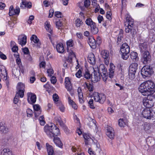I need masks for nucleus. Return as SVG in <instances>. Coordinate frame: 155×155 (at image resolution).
<instances>
[{
  "instance_id": "1",
  "label": "nucleus",
  "mask_w": 155,
  "mask_h": 155,
  "mask_svg": "<svg viewBox=\"0 0 155 155\" xmlns=\"http://www.w3.org/2000/svg\"><path fill=\"white\" fill-rule=\"evenodd\" d=\"M138 90L142 95L147 96L143 100V105L149 109L153 106L155 102V96L152 94L155 91L154 84L149 81L144 82L140 85Z\"/></svg>"
},
{
  "instance_id": "2",
  "label": "nucleus",
  "mask_w": 155,
  "mask_h": 155,
  "mask_svg": "<svg viewBox=\"0 0 155 155\" xmlns=\"http://www.w3.org/2000/svg\"><path fill=\"white\" fill-rule=\"evenodd\" d=\"M44 130L47 136L51 138H54L55 143L60 147H61L63 144L60 139L57 136L60 134V130L54 124L46 125L44 127Z\"/></svg>"
},
{
  "instance_id": "3",
  "label": "nucleus",
  "mask_w": 155,
  "mask_h": 155,
  "mask_svg": "<svg viewBox=\"0 0 155 155\" xmlns=\"http://www.w3.org/2000/svg\"><path fill=\"white\" fill-rule=\"evenodd\" d=\"M98 72L94 71L93 73V76L91 78V81L95 82L99 81L101 77H102L104 81H106L108 77V74L107 68L104 64H101L99 67Z\"/></svg>"
},
{
  "instance_id": "4",
  "label": "nucleus",
  "mask_w": 155,
  "mask_h": 155,
  "mask_svg": "<svg viewBox=\"0 0 155 155\" xmlns=\"http://www.w3.org/2000/svg\"><path fill=\"white\" fill-rule=\"evenodd\" d=\"M126 21L124 23L125 32L127 33H130L133 37L137 33L136 26L134 25L133 19L129 15H126Z\"/></svg>"
},
{
  "instance_id": "5",
  "label": "nucleus",
  "mask_w": 155,
  "mask_h": 155,
  "mask_svg": "<svg viewBox=\"0 0 155 155\" xmlns=\"http://www.w3.org/2000/svg\"><path fill=\"white\" fill-rule=\"evenodd\" d=\"M141 73L143 77H147L155 74V64L144 66L141 70Z\"/></svg>"
},
{
  "instance_id": "6",
  "label": "nucleus",
  "mask_w": 155,
  "mask_h": 155,
  "mask_svg": "<svg viewBox=\"0 0 155 155\" xmlns=\"http://www.w3.org/2000/svg\"><path fill=\"white\" fill-rule=\"evenodd\" d=\"M120 51L122 58L124 60H127L129 56L130 48L127 43H124L121 45Z\"/></svg>"
},
{
  "instance_id": "7",
  "label": "nucleus",
  "mask_w": 155,
  "mask_h": 155,
  "mask_svg": "<svg viewBox=\"0 0 155 155\" xmlns=\"http://www.w3.org/2000/svg\"><path fill=\"white\" fill-rule=\"evenodd\" d=\"M45 25L46 30L48 32L50 33V34H48V35L50 41L52 43V41L54 40V38H56L57 36L53 33V32L51 28V26L49 22L47 21L45 22Z\"/></svg>"
},
{
  "instance_id": "8",
  "label": "nucleus",
  "mask_w": 155,
  "mask_h": 155,
  "mask_svg": "<svg viewBox=\"0 0 155 155\" xmlns=\"http://www.w3.org/2000/svg\"><path fill=\"white\" fill-rule=\"evenodd\" d=\"M142 114L144 118L147 119L155 118V116L153 114V112L149 108L144 109L142 111Z\"/></svg>"
},
{
  "instance_id": "9",
  "label": "nucleus",
  "mask_w": 155,
  "mask_h": 155,
  "mask_svg": "<svg viewBox=\"0 0 155 155\" xmlns=\"http://www.w3.org/2000/svg\"><path fill=\"white\" fill-rule=\"evenodd\" d=\"M138 64L137 63H134L131 64L129 67V75L131 77L132 79L135 77V74L137 69Z\"/></svg>"
},
{
  "instance_id": "10",
  "label": "nucleus",
  "mask_w": 155,
  "mask_h": 155,
  "mask_svg": "<svg viewBox=\"0 0 155 155\" xmlns=\"http://www.w3.org/2000/svg\"><path fill=\"white\" fill-rule=\"evenodd\" d=\"M151 60V55L149 51H147L143 52L141 58L142 62L144 64H147L150 62Z\"/></svg>"
},
{
  "instance_id": "11",
  "label": "nucleus",
  "mask_w": 155,
  "mask_h": 155,
  "mask_svg": "<svg viewBox=\"0 0 155 155\" xmlns=\"http://www.w3.org/2000/svg\"><path fill=\"white\" fill-rule=\"evenodd\" d=\"M25 88V86L24 84L21 82H19L18 83L17 87L18 92L16 93L21 94V97H23Z\"/></svg>"
},
{
  "instance_id": "12",
  "label": "nucleus",
  "mask_w": 155,
  "mask_h": 155,
  "mask_svg": "<svg viewBox=\"0 0 155 155\" xmlns=\"http://www.w3.org/2000/svg\"><path fill=\"white\" fill-rule=\"evenodd\" d=\"M27 100L29 103L32 104L35 103L36 101V96L35 94L31 93H27Z\"/></svg>"
},
{
  "instance_id": "13",
  "label": "nucleus",
  "mask_w": 155,
  "mask_h": 155,
  "mask_svg": "<svg viewBox=\"0 0 155 155\" xmlns=\"http://www.w3.org/2000/svg\"><path fill=\"white\" fill-rule=\"evenodd\" d=\"M20 12V9L18 7H16L15 9L13 6L11 5L9 9V15L10 16H12L15 15H18Z\"/></svg>"
},
{
  "instance_id": "14",
  "label": "nucleus",
  "mask_w": 155,
  "mask_h": 155,
  "mask_svg": "<svg viewBox=\"0 0 155 155\" xmlns=\"http://www.w3.org/2000/svg\"><path fill=\"white\" fill-rule=\"evenodd\" d=\"M106 135L110 139H113L115 137L114 131L112 127H107Z\"/></svg>"
},
{
  "instance_id": "15",
  "label": "nucleus",
  "mask_w": 155,
  "mask_h": 155,
  "mask_svg": "<svg viewBox=\"0 0 155 155\" xmlns=\"http://www.w3.org/2000/svg\"><path fill=\"white\" fill-rule=\"evenodd\" d=\"M65 85L68 91H71L72 89V86L70 79L68 77H66L65 79Z\"/></svg>"
},
{
  "instance_id": "16",
  "label": "nucleus",
  "mask_w": 155,
  "mask_h": 155,
  "mask_svg": "<svg viewBox=\"0 0 155 155\" xmlns=\"http://www.w3.org/2000/svg\"><path fill=\"white\" fill-rule=\"evenodd\" d=\"M88 43L92 48L94 49L96 48V42L93 37H91L89 38Z\"/></svg>"
},
{
  "instance_id": "17",
  "label": "nucleus",
  "mask_w": 155,
  "mask_h": 155,
  "mask_svg": "<svg viewBox=\"0 0 155 155\" xmlns=\"http://www.w3.org/2000/svg\"><path fill=\"white\" fill-rule=\"evenodd\" d=\"M77 91L79 102L81 104L83 103L84 102V101L83 100V96L81 88L80 87H78L77 90Z\"/></svg>"
},
{
  "instance_id": "18",
  "label": "nucleus",
  "mask_w": 155,
  "mask_h": 155,
  "mask_svg": "<svg viewBox=\"0 0 155 155\" xmlns=\"http://www.w3.org/2000/svg\"><path fill=\"white\" fill-rule=\"evenodd\" d=\"M31 40L35 43L37 44V46L39 48L40 47L41 42L39 41V39L36 35H32L31 38Z\"/></svg>"
},
{
  "instance_id": "19",
  "label": "nucleus",
  "mask_w": 155,
  "mask_h": 155,
  "mask_svg": "<svg viewBox=\"0 0 155 155\" xmlns=\"http://www.w3.org/2000/svg\"><path fill=\"white\" fill-rule=\"evenodd\" d=\"M88 61L92 65H94L95 63V56L93 53H91L88 56Z\"/></svg>"
},
{
  "instance_id": "20",
  "label": "nucleus",
  "mask_w": 155,
  "mask_h": 155,
  "mask_svg": "<svg viewBox=\"0 0 155 155\" xmlns=\"http://www.w3.org/2000/svg\"><path fill=\"white\" fill-rule=\"evenodd\" d=\"M46 146L48 155H54V154L52 146L47 143L46 144Z\"/></svg>"
},
{
  "instance_id": "21",
  "label": "nucleus",
  "mask_w": 155,
  "mask_h": 155,
  "mask_svg": "<svg viewBox=\"0 0 155 155\" xmlns=\"http://www.w3.org/2000/svg\"><path fill=\"white\" fill-rule=\"evenodd\" d=\"M56 50L58 53H63L64 51V46L61 43H59L57 45Z\"/></svg>"
},
{
  "instance_id": "22",
  "label": "nucleus",
  "mask_w": 155,
  "mask_h": 155,
  "mask_svg": "<svg viewBox=\"0 0 155 155\" xmlns=\"http://www.w3.org/2000/svg\"><path fill=\"white\" fill-rule=\"evenodd\" d=\"M7 73L6 70L4 68L2 69H0V77L2 78L3 77L4 80L6 81L7 79Z\"/></svg>"
},
{
  "instance_id": "23",
  "label": "nucleus",
  "mask_w": 155,
  "mask_h": 155,
  "mask_svg": "<svg viewBox=\"0 0 155 155\" xmlns=\"http://www.w3.org/2000/svg\"><path fill=\"white\" fill-rule=\"evenodd\" d=\"M130 57L134 61H137L138 60L137 54L136 52H132L130 53Z\"/></svg>"
},
{
  "instance_id": "24",
  "label": "nucleus",
  "mask_w": 155,
  "mask_h": 155,
  "mask_svg": "<svg viewBox=\"0 0 155 155\" xmlns=\"http://www.w3.org/2000/svg\"><path fill=\"white\" fill-rule=\"evenodd\" d=\"M101 54L102 58L105 60H107L109 59V53L107 50H104L102 51Z\"/></svg>"
},
{
  "instance_id": "25",
  "label": "nucleus",
  "mask_w": 155,
  "mask_h": 155,
  "mask_svg": "<svg viewBox=\"0 0 155 155\" xmlns=\"http://www.w3.org/2000/svg\"><path fill=\"white\" fill-rule=\"evenodd\" d=\"M139 48L140 51L141 52L146 51L147 48V45L146 42H144L142 43H140L139 45Z\"/></svg>"
},
{
  "instance_id": "26",
  "label": "nucleus",
  "mask_w": 155,
  "mask_h": 155,
  "mask_svg": "<svg viewBox=\"0 0 155 155\" xmlns=\"http://www.w3.org/2000/svg\"><path fill=\"white\" fill-rule=\"evenodd\" d=\"M18 43L22 46L25 45L27 42V37L25 35L21 39H18Z\"/></svg>"
},
{
  "instance_id": "27",
  "label": "nucleus",
  "mask_w": 155,
  "mask_h": 155,
  "mask_svg": "<svg viewBox=\"0 0 155 155\" xmlns=\"http://www.w3.org/2000/svg\"><path fill=\"white\" fill-rule=\"evenodd\" d=\"M85 23L87 25L90 26L91 27L96 24L93 21L91 18H89L86 19L85 21Z\"/></svg>"
},
{
  "instance_id": "28",
  "label": "nucleus",
  "mask_w": 155,
  "mask_h": 155,
  "mask_svg": "<svg viewBox=\"0 0 155 155\" xmlns=\"http://www.w3.org/2000/svg\"><path fill=\"white\" fill-rule=\"evenodd\" d=\"M2 155H12V153L9 149L5 148L2 152Z\"/></svg>"
},
{
  "instance_id": "29",
  "label": "nucleus",
  "mask_w": 155,
  "mask_h": 155,
  "mask_svg": "<svg viewBox=\"0 0 155 155\" xmlns=\"http://www.w3.org/2000/svg\"><path fill=\"white\" fill-rule=\"evenodd\" d=\"M55 121H57V123L59 124L61 127L63 126L64 124L62 121L61 120V118L60 116H58L55 117Z\"/></svg>"
},
{
  "instance_id": "30",
  "label": "nucleus",
  "mask_w": 155,
  "mask_h": 155,
  "mask_svg": "<svg viewBox=\"0 0 155 155\" xmlns=\"http://www.w3.org/2000/svg\"><path fill=\"white\" fill-rule=\"evenodd\" d=\"M91 33L94 34H95L97 33L98 31V29L96 26V24L93 25L91 27Z\"/></svg>"
},
{
  "instance_id": "31",
  "label": "nucleus",
  "mask_w": 155,
  "mask_h": 155,
  "mask_svg": "<svg viewBox=\"0 0 155 155\" xmlns=\"http://www.w3.org/2000/svg\"><path fill=\"white\" fill-rule=\"evenodd\" d=\"M99 101L98 102L101 104H103L105 101L106 100V97L104 94H100V97L99 98Z\"/></svg>"
},
{
  "instance_id": "32",
  "label": "nucleus",
  "mask_w": 155,
  "mask_h": 155,
  "mask_svg": "<svg viewBox=\"0 0 155 155\" xmlns=\"http://www.w3.org/2000/svg\"><path fill=\"white\" fill-rule=\"evenodd\" d=\"M12 74L15 76L17 77L20 75V71L15 68H13L12 70Z\"/></svg>"
},
{
  "instance_id": "33",
  "label": "nucleus",
  "mask_w": 155,
  "mask_h": 155,
  "mask_svg": "<svg viewBox=\"0 0 155 155\" xmlns=\"http://www.w3.org/2000/svg\"><path fill=\"white\" fill-rule=\"evenodd\" d=\"M53 98L55 103L56 105L59 102H61L58 100L59 97L56 94H54L53 95Z\"/></svg>"
},
{
  "instance_id": "34",
  "label": "nucleus",
  "mask_w": 155,
  "mask_h": 155,
  "mask_svg": "<svg viewBox=\"0 0 155 155\" xmlns=\"http://www.w3.org/2000/svg\"><path fill=\"white\" fill-rule=\"evenodd\" d=\"M8 131V129L5 126H0V132L1 133H6Z\"/></svg>"
},
{
  "instance_id": "35",
  "label": "nucleus",
  "mask_w": 155,
  "mask_h": 155,
  "mask_svg": "<svg viewBox=\"0 0 155 155\" xmlns=\"http://www.w3.org/2000/svg\"><path fill=\"white\" fill-rule=\"evenodd\" d=\"M67 45V50L68 51L69 50V48L72 47L74 45L73 41L71 39L69 40L66 42Z\"/></svg>"
},
{
  "instance_id": "36",
  "label": "nucleus",
  "mask_w": 155,
  "mask_h": 155,
  "mask_svg": "<svg viewBox=\"0 0 155 155\" xmlns=\"http://www.w3.org/2000/svg\"><path fill=\"white\" fill-rule=\"evenodd\" d=\"M56 105L58 107V108L61 111L63 112H64L65 107L62 104L61 102H59V103L58 104Z\"/></svg>"
},
{
  "instance_id": "37",
  "label": "nucleus",
  "mask_w": 155,
  "mask_h": 155,
  "mask_svg": "<svg viewBox=\"0 0 155 155\" xmlns=\"http://www.w3.org/2000/svg\"><path fill=\"white\" fill-rule=\"evenodd\" d=\"M84 77L87 79H89L92 78V75L91 74L89 71H86L84 74Z\"/></svg>"
},
{
  "instance_id": "38",
  "label": "nucleus",
  "mask_w": 155,
  "mask_h": 155,
  "mask_svg": "<svg viewBox=\"0 0 155 155\" xmlns=\"http://www.w3.org/2000/svg\"><path fill=\"white\" fill-rule=\"evenodd\" d=\"M85 84L87 89L90 91H92L93 90V86L91 83H89L88 84V83L85 82Z\"/></svg>"
},
{
  "instance_id": "39",
  "label": "nucleus",
  "mask_w": 155,
  "mask_h": 155,
  "mask_svg": "<svg viewBox=\"0 0 155 155\" xmlns=\"http://www.w3.org/2000/svg\"><path fill=\"white\" fill-rule=\"evenodd\" d=\"M119 126L121 127H124L126 125L123 119H119L118 122Z\"/></svg>"
},
{
  "instance_id": "40",
  "label": "nucleus",
  "mask_w": 155,
  "mask_h": 155,
  "mask_svg": "<svg viewBox=\"0 0 155 155\" xmlns=\"http://www.w3.org/2000/svg\"><path fill=\"white\" fill-rule=\"evenodd\" d=\"M83 23V22L79 18H78L75 21L76 25L77 27H80Z\"/></svg>"
},
{
  "instance_id": "41",
  "label": "nucleus",
  "mask_w": 155,
  "mask_h": 155,
  "mask_svg": "<svg viewBox=\"0 0 155 155\" xmlns=\"http://www.w3.org/2000/svg\"><path fill=\"white\" fill-rule=\"evenodd\" d=\"M88 105L91 108L93 109L95 108V107L94 106L93 100L92 99H91L89 100L88 102Z\"/></svg>"
},
{
  "instance_id": "42",
  "label": "nucleus",
  "mask_w": 155,
  "mask_h": 155,
  "mask_svg": "<svg viewBox=\"0 0 155 155\" xmlns=\"http://www.w3.org/2000/svg\"><path fill=\"white\" fill-rule=\"evenodd\" d=\"M39 120L40 121V123L41 125L43 126L45 125V122L43 116H42L39 117Z\"/></svg>"
},
{
  "instance_id": "43",
  "label": "nucleus",
  "mask_w": 155,
  "mask_h": 155,
  "mask_svg": "<svg viewBox=\"0 0 155 155\" xmlns=\"http://www.w3.org/2000/svg\"><path fill=\"white\" fill-rule=\"evenodd\" d=\"M20 94L16 93L15 97L14 99L13 102L14 103L16 104L18 103V98L19 96L20 97Z\"/></svg>"
},
{
  "instance_id": "44",
  "label": "nucleus",
  "mask_w": 155,
  "mask_h": 155,
  "mask_svg": "<svg viewBox=\"0 0 155 155\" xmlns=\"http://www.w3.org/2000/svg\"><path fill=\"white\" fill-rule=\"evenodd\" d=\"M100 97V94L98 93H95L94 95V99L96 102H98L99 101V98Z\"/></svg>"
},
{
  "instance_id": "45",
  "label": "nucleus",
  "mask_w": 155,
  "mask_h": 155,
  "mask_svg": "<svg viewBox=\"0 0 155 155\" xmlns=\"http://www.w3.org/2000/svg\"><path fill=\"white\" fill-rule=\"evenodd\" d=\"M61 127L63 128L65 132L67 134H68L71 132L70 130L68 129L65 124H64V126Z\"/></svg>"
},
{
  "instance_id": "46",
  "label": "nucleus",
  "mask_w": 155,
  "mask_h": 155,
  "mask_svg": "<svg viewBox=\"0 0 155 155\" xmlns=\"http://www.w3.org/2000/svg\"><path fill=\"white\" fill-rule=\"evenodd\" d=\"M83 137L85 140H87L88 141H93L91 137L86 134H84L83 135Z\"/></svg>"
},
{
  "instance_id": "47",
  "label": "nucleus",
  "mask_w": 155,
  "mask_h": 155,
  "mask_svg": "<svg viewBox=\"0 0 155 155\" xmlns=\"http://www.w3.org/2000/svg\"><path fill=\"white\" fill-rule=\"evenodd\" d=\"M123 38V36L119 35H118L117 41V45H119L122 39Z\"/></svg>"
},
{
  "instance_id": "48",
  "label": "nucleus",
  "mask_w": 155,
  "mask_h": 155,
  "mask_svg": "<svg viewBox=\"0 0 155 155\" xmlns=\"http://www.w3.org/2000/svg\"><path fill=\"white\" fill-rule=\"evenodd\" d=\"M54 15L58 18H61L63 16L61 13L59 12H56L54 13Z\"/></svg>"
},
{
  "instance_id": "49",
  "label": "nucleus",
  "mask_w": 155,
  "mask_h": 155,
  "mask_svg": "<svg viewBox=\"0 0 155 155\" xmlns=\"http://www.w3.org/2000/svg\"><path fill=\"white\" fill-rule=\"evenodd\" d=\"M112 15V14L111 13V12L109 11H108L107 12L106 14V18H107L109 19V20H110L111 19V16Z\"/></svg>"
},
{
  "instance_id": "50",
  "label": "nucleus",
  "mask_w": 155,
  "mask_h": 155,
  "mask_svg": "<svg viewBox=\"0 0 155 155\" xmlns=\"http://www.w3.org/2000/svg\"><path fill=\"white\" fill-rule=\"evenodd\" d=\"M33 107L35 110H41L40 106L38 104H35L33 106Z\"/></svg>"
},
{
  "instance_id": "51",
  "label": "nucleus",
  "mask_w": 155,
  "mask_h": 155,
  "mask_svg": "<svg viewBox=\"0 0 155 155\" xmlns=\"http://www.w3.org/2000/svg\"><path fill=\"white\" fill-rule=\"evenodd\" d=\"M91 2L90 0H85L84 2V6L86 7H88L90 5Z\"/></svg>"
},
{
  "instance_id": "52",
  "label": "nucleus",
  "mask_w": 155,
  "mask_h": 155,
  "mask_svg": "<svg viewBox=\"0 0 155 155\" xmlns=\"http://www.w3.org/2000/svg\"><path fill=\"white\" fill-rule=\"evenodd\" d=\"M56 25L57 27H58V28L59 29H61V28H60L61 27L62 25V23L60 20H59L58 21H57L56 22Z\"/></svg>"
},
{
  "instance_id": "53",
  "label": "nucleus",
  "mask_w": 155,
  "mask_h": 155,
  "mask_svg": "<svg viewBox=\"0 0 155 155\" xmlns=\"http://www.w3.org/2000/svg\"><path fill=\"white\" fill-rule=\"evenodd\" d=\"M109 77L111 78H113L114 75V71H109Z\"/></svg>"
},
{
  "instance_id": "54",
  "label": "nucleus",
  "mask_w": 155,
  "mask_h": 155,
  "mask_svg": "<svg viewBox=\"0 0 155 155\" xmlns=\"http://www.w3.org/2000/svg\"><path fill=\"white\" fill-rule=\"evenodd\" d=\"M51 83L53 84H54L56 83L57 81L55 77L52 76L51 79Z\"/></svg>"
},
{
  "instance_id": "55",
  "label": "nucleus",
  "mask_w": 155,
  "mask_h": 155,
  "mask_svg": "<svg viewBox=\"0 0 155 155\" xmlns=\"http://www.w3.org/2000/svg\"><path fill=\"white\" fill-rule=\"evenodd\" d=\"M115 65L112 63H110V68L109 69V71H114L115 69Z\"/></svg>"
},
{
  "instance_id": "56",
  "label": "nucleus",
  "mask_w": 155,
  "mask_h": 155,
  "mask_svg": "<svg viewBox=\"0 0 155 155\" xmlns=\"http://www.w3.org/2000/svg\"><path fill=\"white\" fill-rule=\"evenodd\" d=\"M76 76L78 78H80L82 76L81 71L80 70H79L76 74Z\"/></svg>"
},
{
  "instance_id": "57",
  "label": "nucleus",
  "mask_w": 155,
  "mask_h": 155,
  "mask_svg": "<svg viewBox=\"0 0 155 155\" xmlns=\"http://www.w3.org/2000/svg\"><path fill=\"white\" fill-rule=\"evenodd\" d=\"M47 73L48 74V76H51L52 74H53L54 71L52 69H50L47 70Z\"/></svg>"
},
{
  "instance_id": "58",
  "label": "nucleus",
  "mask_w": 155,
  "mask_h": 155,
  "mask_svg": "<svg viewBox=\"0 0 155 155\" xmlns=\"http://www.w3.org/2000/svg\"><path fill=\"white\" fill-rule=\"evenodd\" d=\"M54 13V10L53 9H50L49 11V15L48 17L49 18H51L53 15Z\"/></svg>"
},
{
  "instance_id": "59",
  "label": "nucleus",
  "mask_w": 155,
  "mask_h": 155,
  "mask_svg": "<svg viewBox=\"0 0 155 155\" xmlns=\"http://www.w3.org/2000/svg\"><path fill=\"white\" fill-rule=\"evenodd\" d=\"M41 110H35V117H38L39 114L41 113Z\"/></svg>"
},
{
  "instance_id": "60",
  "label": "nucleus",
  "mask_w": 155,
  "mask_h": 155,
  "mask_svg": "<svg viewBox=\"0 0 155 155\" xmlns=\"http://www.w3.org/2000/svg\"><path fill=\"white\" fill-rule=\"evenodd\" d=\"M26 112L28 115H28H30V117H31L32 116V111L31 109H27Z\"/></svg>"
},
{
  "instance_id": "61",
  "label": "nucleus",
  "mask_w": 155,
  "mask_h": 155,
  "mask_svg": "<svg viewBox=\"0 0 155 155\" xmlns=\"http://www.w3.org/2000/svg\"><path fill=\"white\" fill-rule=\"evenodd\" d=\"M97 19L99 23H101V22L103 20V18L102 16L99 15L97 17Z\"/></svg>"
},
{
  "instance_id": "62",
  "label": "nucleus",
  "mask_w": 155,
  "mask_h": 155,
  "mask_svg": "<svg viewBox=\"0 0 155 155\" xmlns=\"http://www.w3.org/2000/svg\"><path fill=\"white\" fill-rule=\"evenodd\" d=\"M12 50L14 52H16L18 50V47L17 46L14 45L12 48Z\"/></svg>"
},
{
  "instance_id": "63",
  "label": "nucleus",
  "mask_w": 155,
  "mask_h": 155,
  "mask_svg": "<svg viewBox=\"0 0 155 155\" xmlns=\"http://www.w3.org/2000/svg\"><path fill=\"white\" fill-rule=\"evenodd\" d=\"M23 52L25 54H28L29 52V51L28 49L27 48H25L23 49Z\"/></svg>"
},
{
  "instance_id": "64",
  "label": "nucleus",
  "mask_w": 155,
  "mask_h": 155,
  "mask_svg": "<svg viewBox=\"0 0 155 155\" xmlns=\"http://www.w3.org/2000/svg\"><path fill=\"white\" fill-rule=\"evenodd\" d=\"M0 57L3 60L6 59L7 58L6 56L1 52V54H0Z\"/></svg>"
}]
</instances>
